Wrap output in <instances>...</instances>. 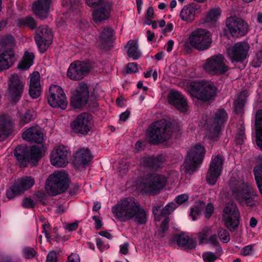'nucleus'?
<instances>
[{
    "mask_svg": "<svg viewBox=\"0 0 262 262\" xmlns=\"http://www.w3.org/2000/svg\"><path fill=\"white\" fill-rule=\"evenodd\" d=\"M114 216L121 222L133 220L138 225L146 223L145 210L134 198H126L112 208Z\"/></svg>",
    "mask_w": 262,
    "mask_h": 262,
    "instance_id": "1",
    "label": "nucleus"
},
{
    "mask_svg": "<svg viewBox=\"0 0 262 262\" xmlns=\"http://www.w3.org/2000/svg\"><path fill=\"white\" fill-rule=\"evenodd\" d=\"M172 135L171 123L165 120H160L149 125L146 136L150 144L157 145L167 141Z\"/></svg>",
    "mask_w": 262,
    "mask_h": 262,
    "instance_id": "2",
    "label": "nucleus"
},
{
    "mask_svg": "<svg viewBox=\"0 0 262 262\" xmlns=\"http://www.w3.org/2000/svg\"><path fill=\"white\" fill-rule=\"evenodd\" d=\"M191 97L203 103L212 101L216 96L217 89L212 82L205 80L193 81L188 88Z\"/></svg>",
    "mask_w": 262,
    "mask_h": 262,
    "instance_id": "3",
    "label": "nucleus"
},
{
    "mask_svg": "<svg viewBox=\"0 0 262 262\" xmlns=\"http://www.w3.org/2000/svg\"><path fill=\"white\" fill-rule=\"evenodd\" d=\"M233 193L236 195V200L239 203H244L247 206L254 207L256 206L258 197L257 191L248 182H242L232 188Z\"/></svg>",
    "mask_w": 262,
    "mask_h": 262,
    "instance_id": "4",
    "label": "nucleus"
},
{
    "mask_svg": "<svg viewBox=\"0 0 262 262\" xmlns=\"http://www.w3.org/2000/svg\"><path fill=\"white\" fill-rule=\"evenodd\" d=\"M205 152L204 146L200 143L190 149L184 164L186 173L192 174L197 171L203 161Z\"/></svg>",
    "mask_w": 262,
    "mask_h": 262,
    "instance_id": "5",
    "label": "nucleus"
},
{
    "mask_svg": "<svg viewBox=\"0 0 262 262\" xmlns=\"http://www.w3.org/2000/svg\"><path fill=\"white\" fill-rule=\"evenodd\" d=\"M69 180L64 171L54 172L47 180L49 193L52 196L64 192L69 187ZM48 189V188H47Z\"/></svg>",
    "mask_w": 262,
    "mask_h": 262,
    "instance_id": "6",
    "label": "nucleus"
},
{
    "mask_svg": "<svg viewBox=\"0 0 262 262\" xmlns=\"http://www.w3.org/2000/svg\"><path fill=\"white\" fill-rule=\"evenodd\" d=\"M223 55H214L206 59L203 69L206 73L211 76H221L225 74L229 70Z\"/></svg>",
    "mask_w": 262,
    "mask_h": 262,
    "instance_id": "7",
    "label": "nucleus"
},
{
    "mask_svg": "<svg viewBox=\"0 0 262 262\" xmlns=\"http://www.w3.org/2000/svg\"><path fill=\"white\" fill-rule=\"evenodd\" d=\"M226 28L224 29L226 35L233 37L245 35L249 30V26L243 19L237 17H230L226 21Z\"/></svg>",
    "mask_w": 262,
    "mask_h": 262,
    "instance_id": "8",
    "label": "nucleus"
},
{
    "mask_svg": "<svg viewBox=\"0 0 262 262\" xmlns=\"http://www.w3.org/2000/svg\"><path fill=\"white\" fill-rule=\"evenodd\" d=\"M249 49L247 42H236L226 48L227 56L232 63H242L248 57Z\"/></svg>",
    "mask_w": 262,
    "mask_h": 262,
    "instance_id": "9",
    "label": "nucleus"
},
{
    "mask_svg": "<svg viewBox=\"0 0 262 262\" xmlns=\"http://www.w3.org/2000/svg\"><path fill=\"white\" fill-rule=\"evenodd\" d=\"M190 45L199 51L209 48L212 43L210 33L206 29H199L193 31L189 37Z\"/></svg>",
    "mask_w": 262,
    "mask_h": 262,
    "instance_id": "10",
    "label": "nucleus"
},
{
    "mask_svg": "<svg viewBox=\"0 0 262 262\" xmlns=\"http://www.w3.org/2000/svg\"><path fill=\"white\" fill-rule=\"evenodd\" d=\"M223 220L228 229L231 232L237 228L239 224L240 214L234 202L226 204L224 209Z\"/></svg>",
    "mask_w": 262,
    "mask_h": 262,
    "instance_id": "11",
    "label": "nucleus"
},
{
    "mask_svg": "<svg viewBox=\"0 0 262 262\" xmlns=\"http://www.w3.org/2000/svg\"><path fill=\"white\" fill-rule=\"evenodd\" d=\"M91 70V67L89 62L76 60L70 64L67 75L71 80L79 81L86 76Z\"/></svg>",
    "mask_w": 262,
    "mask_h": 262,
    "instance_id": "12",
    "label": "nucleus"
},
{
    "mask_svg": "<svg viewBox=\"0 0 262 262\" xmlns=\"http://www.w3.org/2000/svg\"><path fill=\"white\" fill-rule=\"evenodd\" d=\"M48 102L51 107H59L63 110H65L68 105L66 94L61 88L56 85H52L50 86Z\"/></svg>",
    "mask_w": 262,
    "mask_h": 262,
    "instance_id": "13",
    "label": "nucleus"
},
{
    "mask_svg": "<svg viewBox=\"0 0 262 262\" xmlns=\"http://www.w3.org/2000/svg\"><path fill=\"white\" fill-rule=\"evenodd\" d=\"M90 97L88 85L84 83H80L72 93L70 105L75 109H81L86 106Z\"/></svg>",
    "mask_w": 262,
    "mask_h": 262,
    "instance_id": "14",
    "label": "nucleus"
},
{
    "mask_svg": "<svg viewBox=\"0 0 262 262\" xmlns=\"http://www.w3.org/2000/svg\"><path fill=\"white\" fill-rule=\"evenodd\" d=\"M34 40L39 52L45 53L53 40V34L51 29L47 26H40L35 31Z\"/></svg>",
    "mask_w": 262,
    "mask_h": 262,
    "instance_id": "15",
    "label": "nucleus"
},
{
    "mask_svg": "<svg viewBox=\"0 0 262 262\" xmlns=\"http://www.w3.org/2000/svg\"><path fill=\"white\" fill-rule=\"evenodd\" d=\"M92 116L90 113H81L71 122V127L77 134L87 135L92 128Z\"/></svg>",
    "mask_w": 262,
    "mask_h": 262,
    "instance_id": "16",
    "label": "nucleus"
},
{
    "mask_svg": "<svg viewBox=\"0 0 262 262\" xmlns=\"http://www.w3.org/2000/svg\"><path fill=\"white\" fill-rule=\"evenodd\" d=\"M34 183V179L30 176H24L20 178L17 183L7 190L6 193L7 198L9 200L14 199L31 188Z\"/></svg>",
    "mask_w": 262,
    "mask_h": 262,
    "instance_id": "17",
    "label": "nucleus"
},
{
    "mask_svg": "<svg viewBox=\"0 0 262 262\" xmlns=\"http://www.w3.org/2000/svg\"><path fill=\"white\" fill-rule=\"evenodd\" d=\"M25 89V83L17 75H13L8 83L9 96L13 103L18 102L21 99Z\"/></svg>",
    "mask_w": 262,
    "mask_h": 262,
    "instance_id": "18",
    "label": "nucleus"
},
{
    "mask_svg": "<svg viewBox=\"0 0 262 262\" xmlns=\"http://www.w3.org/2000/svg\"><path fill=\"white\" fill-rule=\"evenodd\" d=\"M224 160L220 155L211 160L206 176L207 183L210 186L215 184L222 171Z\"/></svg>",
    "mask_w": 262,
    "mask_h": 262,
    "instance_id": "19",
    "label": "nucleus"
},
{
    "mask_svg": "<svg viewBox=\"0 0 262 262\" xmlns=\"http://www.w3.org/2000/svg\"><path fill=\"white\" fill-rule=\"evenodd\" d=\"M168 103L183 114H187L188 108L187 99L178 91L171 90L168 94Z\"/></svg>",
    "mask_w": 262,
    "mask_h": 262,
    "instance_id": "20",
    "label": "nucleus"
},
{
    "mask_svg": "<svg viewBox=\"0 0 262 262\" xmlns=\"http://www.w3.org/2000/svg\"><path fill=\"white\" fill-rule=\"evenodd\" d=\"M166 182V178L163 174L157 173H149L147 175L145 187L149 191L156 192L163 189Z\"/></svg>",
    "mask_w": 262,
    "mask_h": 262,
    "instance_id": "21",
    "label": "nucleus"
},
{
    "mask_svg": "<svg viewBox=\"0 0 262 262\" xmlns=\"http://www.w3.org/2000/svg\"><path fill=\"white\" fill-rule=\"evenodd\" d=\"M52 0H35L32 5V11L35 17L45 20L49 16Z\"/></svg>",
    "mask_w": 262,
    "mask_h": 262,
    "instance_id": "22",
    "label": "nucleus"
},
{
    "mask_svg": "<svg viewBox=\"0 0 262 262\" xmlns=\"http://www.w3.org/2000/svg\"><path fill=\"white\" fill-rule=\"evenodd\" d=\"M68 150L65 146L59 145L52 152L50 162L53 166L57 167H64L68 163Z\"/></svg>",
    "mask_w": 262,
    "mask_h": 262,
    "instance_id": "23",
    "label": "nucleus"
},
{
    "mask_svg": "<svg viewBox=\"0 0 262 262\" xmlns=\"http://www.w3.org/2000/svg\"><path fill=\"white\" fill-rule=\"evenodd\" d=\"M172 240V242L177 243L182 249L187 252L194 249L196 246V239L185 235L183 232L174 234Z\"/></svg>",
    "mask_w": 262,
    "mask_h": 262,
    "instance_id": "24",
    "label": "nucleus"
},
{
    "mask_svg": "<svg viewBox=\"0 0 262 262\" xmlns=\"http://www.w3.org/2000/svg\"><path fill=\"white\" fill-rule=\"evenodd\" d=\"M165 161L164 157L160 154L157 156H145L141 159V164L144 167L158 170L163 167Z\"/></svg>",
    "mask_w": 262,
    "mask_h": 262,
    "instance_id": "25",
    "label": "nucleus"
},
{
    "mask_svg": "<svg viewBox=\"0 0 262 262\" xmlns=\"http://www.w3.org/2000/svg\"><path fill=\"white\" fill-rule=\"evenodd\" d=\"M98 8L93 12V17L96 23L107 20L110 16L112 5L108 2L102 3Z\"/></svg>",
    "mask_w": 262,
    "mask_h": 262,
    "instance_id": "26",
    "label": "nucleus"
},
{
    "mask_svg": "<svg viewBox=\"0 0 262 262\" xmlns=\"http://www.w3.org/2000/svg\"><path fill=\"white\" fill-rule=\"evenodd\" d=\"M200 11V6L196 3H191L185 6L181 10L180 16L184 21L191 22L195 18L196 14Z\"/></svg>",
    "mask_w": 262,
    "mask_h": 262,
    "instance_id": "27",
    "label": "nucleus"
},
{
    "mask_svg": "<svg viewBox=\"0 0 262 262\" xmlns=\"http://www.w3.org/2000/svg\"><path fill=\"white\" fill-rule=\"evenodd\" d=\"M227 118V114L224 109L218 110L210 124V129L213 130L217 134H219Z\"/></svg>",
    "mask_w": 262,
    "mask_h": 262,
    "instance_id": "28",
    "label": "nucleus"
},
{
    "mask_svg": "<svg viewBox=\"0 0 262 262\" xmlns=\"http://www.w3.org/2000/svg\"><path fill=\"white\" fill-rule=\"evenodd\" d=\"M93 159L89 148H80L75 153L74 162L75 164L84 167L88 165Z\"/></svg>",
    "mask_w": 262,
    "mask_h": 262,
    "instance_id": "29",
    "label": "nucleus"
},
{
    "mask_svg": "<svg viewBox=\"0 0 262 262\" xmlns=\"http://www.w3.org/2000/svg\"><path fill=\"white\" fill-rule=\"evenodd\" d=\"M26 141L41 143L43 140V134L37 127L32 126L26 129L22 135Z\"/></svg>",
    "mask_w": 262,
    "mask_h": 262,
    "instance_id": "30",
    "label": "nucleus"
},
{
    "mask_svg": "<svg viewBox=\"0 0 262 262\" xmlns=\"http://www.w3.org/2000/svg\"><path fill=\"white\" fill-rule=\"evenodd\" d=\"M29 147L25 145H18L14 150V155L17 159L20 167H26L28 165Z\"/></svg>",
    "mask_w": 262,
    "mask_h": 262,
    "instance_id": "31",
    "label": "nucleus"
},
{
    "mask_svg": "<svg viewBox=\"0 0 262 262\" xmlns=\"http://www.w3.org/2000/svg\"><path fill=\"white\" fill-rule=\"evenodd\" d=\"M255 141L258 148L262 150V109H258L255 114Z\"/></svg>",
    "mask_w": 262,
    "mask_h": 262,
    "instance_id": "32",
    "label": "nucleus"
},
{
    "mask_svg": "<svg viewBox=\"0 0 262 262\" xmlns=\"http://www.w3.org/2000/svg\"><path fill=\"white\" fill-rule=\"evenodd\" d=\"M13 130V122L5 116H0V139L10 137Z\"/></svg>",
    "mask_w": 262,
    "mask_h": 262,
    "instance_id": "33",
    "label": "nucleus"
},
{
    "mask_svg": "<svg viewBox=\"0 0 262 262\" xmlns=\"http://www.w3.org/2000/svg\"><path fill=\"white\" fill-rule=\"evenodd\" d=\"M15 61L14 52L11 50L3 51L0 54V71L10 68Z\"/></svg>",
    "mask_w": 262,
    "mask_h": 262,
    "instance_id": "34",
    "label": "nucleus"
},
{
    "mask_svg": "<svg viewBox=\"0 0 262 262\" xmlns=\"http://www.w3.org/2000/svg\"><path fill=\"white\" fill-rule=\"evenodd\" d=\"M34 55L32 52L26 51L22 59L17 65V69L19 70H27L34 63Z\"/></svg>",
    "mask_w": 262,
    "mask_h": 262,
    "instance_id": "35",
    "label": "nucleus"
},
{
    "mask_svg": "<svg viewBox=\"0 0 262 262\" xmlns=\"http://www.w3.org/2000/svg\"><path fill=\"white\" fill-rule=\"evenodd\" d=\"M28 155L29 164L36 165L42 156L41 148L36 145L32 146L29 148Z\"/></svg>",
    "mask_w": 262,
    "mask_h": 262,
    "instance_id": "36",
    "label": "nucleus"
},
{
    "mask_svg": "<svg viewBox=\"0 0 262 262\" xmlns=\"http://www.w3.org/2000/svg\"><path fill=\"white\" fill-rule=\"evenodd\" d=\"M1 44L4 51L11 50L14 52L13 48L15 46V40L13 36L11 34L3 35L0 40Z\"/></svg>",
    "mask_w": 262,
    "mask_h": 262,
    "instance_id": "37",
    "label": "nucleus"
},
{
    "mask_svg": "<svg viewBox=\"0 0 262 262\" xmlns=\"http://www.w3.org/2000/svg\"><path fill=\"white\" fill-rule=\"evenodd\" d=\"M114 30L111 27H105L102 29L99 36V40L102 45H106L111 42L113 39Z\"/></svg>",
    "mask_w": 262,
    "mask_h": 262,
    "instance_id": "38",
    "label": "nucleus"
},
{
    "mask_svg": "<svg viewBox=\"0 0 262 262\" xmlns=\"http://www.w3.org/2000/svg\"><path fill=\"white\" fill-rule=\"evenodd\" d=\"M17 25L20 27H28L33 30L37 27V22L32 16H27L18 19Z\"/></svg>",
    "mask_w": 262,
    "mask_h": 262,
    "instance_id": "39",
    "label": "nucleus"
},
{
    "mask_svg": "<svg viewBox=\"0 0 262 262\" xmlns=\"http://www.w3.org/2000/svg\"><path fill=\"white\" fill-rule=\"evenodd\" d=\"M247 92L246 91H242L237 96L235 102V109L236 112L238 114H241L244 111L247 97Z\"/></svg>",
    "mask_w": 262,
    "mask_h": 262,
    "instance_id": "40",
    "label": "nucleus"
},
{
    "mask_svg": "<svg viewBox=\"0 0 262 262\" xmlns=\"http://www.w3.org/2000/svg\"><path fill=\"white\" fill-rule=\"evenodd\" d=\"M221 11L220 8H212L207 13L205 16V21L206 23L215 22L218 17L221 15Z\"/></svg>",
    "mask_w": 262,
    "mask_h": 262,
    "instance_id": "41",
    "label": "nucleus"
},
{
    "mask_svg": "<svg viewBox=\"0 0 262 262\" xmlns=\"http://www.w3.org/2000/svg\"><path fill=\"white\" fill-rule=\"evenodd\" d=\"M127 54L129 57H132L134 60H138L140 58L141 53L138 49V46L136 42H132L129 44Z\"/></svg>",
    "mask_w": 262,
    "mask_h": 262,
    "instance_id": "42",
    "label": "nucleus"
},
{
    "mask_svg": "<svg viewBox=\"0 0 262 262\" xmlns=\"http://www.w3.org/2000/svg\"><path fill=\"white\" fill-rule=\"evenodd\" d=\"M253 172L259 191L262 195V166H255Z\"/></svg>",
    "mask_w": 262,
    "mask_h": 262,
    "instance_id": "43",
    "label": "nucleus"
},
{
    "mask_svg": "<svg viewBox=\"0 0 262 262\" xmlns=\"http://www.w3.org/2000/svg\"><path fill=\"white\" fill-rule=\"evenodd\" d=\"M36 117V114L35 111L30 110L27 111L20 118L19 122L20 125H25L31 121L33 120Z\"/></svg>",
    "mask_w": 262,
    "mask_h": 262,
    "instance_id": "44",
    "label": "nucleus"
},
{
    "mask_svg": "<svg viewBox=\"0 0 262 262\" xmlns=\"http://www.w3.org/2000/svg\"><path fill=\"white\" fill-rule=\"evenodd\" d=\"M205 204L200 203L196 204L190 208L189 216L192 217V221H195L197 216H199L204 209Z\"/></svg>",
    "mask_w": 262,
    "mask_h": 262,
    "instance_id": "45",
    "label": "nucleus"
},
{
    "mask_svg": "<svg viewBox=\"0 0 262 262\" xmlns=\"http://www.w3.org/2000/svg\"><path fill=\"white\" fill-rule=\"evenodd\" d=\"M37 253L34 248L31 247H25L22 250L23 257L27 259H32L35 257Z\"/></svg>",
    "mask_w": 262,
    "mask_h": 262,
    "instance_id": "46",
    "label": "nucleus"
},
{
    "mask_svg": "<svg viewBox=\"0 0 262 262\" xmlns=\"http://www.w3.org/2000/svg\"><path fill=\"white\" fill-rule=\"evenodd\" d=\"M40 75L38 72H34L31 75L29 87H41L40 83Z\"/></svg>",
    "mask_w": 262,
    "mask_h": 262,
    "instance_id": "47",
    "label": "nucleus"
},
{
    "mask_svg": "<svg viewBox=\"0 0 262 262\" xmlns=\"http://www.w3.org/2000/svg\"><path fill=\"white\" fill-rule=\"evenodd\" d=\"M80 0H63L62 5L69 10L76 9Z\"/></svg>",
    "mask_w": 262,
    "mask_h": 262,
    "instance_id": "48",
    "label": "nucleus"
},
{
    "mask_svg": "<svg viewBox=\"0 0 262 262\" xmlns=\"http://www.w3.org/2000/svg\"><path fill=\"white\" fill-rule=\"evenodd\" d=\"M246 139L245 134V127L241 126L238 129L236 135V143L238 145H242L244 144V140Z\"/></svg>",
    "mask_w": 262,
    "mask_h": 262,
    "instance_id": "49",
    "label": "nucleus"
},
{
    "mask_svg": "<svg viewBox=\"0 0 262 262\" xmlns=\"http://www.w3.org/2000/svg\"><path fill=\"white\" fill-rule=\"evenodd\" d=\"M217 234L220 240L224 243H228L230 239L229 233L226 229H219Z\"/></svg>",
    "mask_w": 262,
    "mask_h": 262,
    "instance_id": "50",
    "label": "nucleus"
},
{
    "mask_svg": "<svg viewBox=\"0 0 262 262\" xmlns=\"http://www.w3.org/2000/svg\"><path fill=\"white\" fill-rule=\"evenodd\" d=\"M202 258L205 262H214L217 259L216 256L212 252H205L202 254Z\"/></svg>",
    "mask_w": 262,
    "mask_h": 262,
    "instance_id": "51",
    "label": "nucleus"
},
{
    "mask_svg": "<svg viewBox=\"0 0 262 262\" xmlns=\"http://www.w3.org/2000/svg\"><path fill=\"white\" fill-rule=\"evenodd\" d=\"M29 93L32 98L36 99L38 98L41 94V87H29Z\"/></svg>",
    "mask_w": 262,
    "mask_h": 262,
    "instance_id": "52",
    "label": "nucleus"
},
{
    "mask_svg": "<svg viewBox=\"0 0 262 262\" xmlns=\"http://www.w3.org/2000/svg\"><path fill=\"white\" fill-rule=\"evenodd\" d=\"M35 205L34 200L30 198H25L22 202V206L25 208H33Z\"/></svg>",
    "mask_w": 262,
    "mask_h": 262,
    "instance_id": "53",
    "label": "nucleus"
},
{
    "mask_svg": "<svg viewBox=\"0 0 262 262\" xmlns=\"http://www.w3.org/2000/svg\"><path fill=\"white\" fill-rule=\"evenodd\" d=\"M214 209V208L213 204L211 203H208L206 206L204 211L205 217L206 219H209L213 214Z\"/></svg>",
    "mask_w": 262,
    "mask_h": 262,
    "instance_id": "54",
    "label": "nucleus"
},
{
    "mask_svg": "<svg viewBox=\"0 0 262 262\" xmlns=\"http://www.w3.org/2000/svg\"><path fill=\"white\" fill-rule=\"evenodd\" d=\"M137 64L134 62L128 63L126 66V71L127 74L136 73L138 71Z\"/></svg>",
    "mask_w": 262,
    "mask_h": 262,
    "instance_id": "55",
    "label": "nucleus"
},
{
    "mask_svg": "<svg viewBox=\"0 0 262 262\" xmlns=\"http://www.w3.org/2000/svg\"><path fill=\"white\" fill-rule=\"evenodd\" d=\"M254 61L255 67H259L261 65L262 63V48L256 53Z\"/></svg>",
    "mask_w": 262,
    "mask_h": 262,
    "instance_id": "56",
    "label": "nucleus"
},
{
    "mask_svg": "<svg viewBox=\"0 0 262 262\" xmlns=\"http://www.w3.org/2000/svg\"><path fill=\"white\" fill-rule=\"evenodd\" d=\"M46 262H58L57 254L55 251L49 252L46 257Z\"/></svg>",
    "mask_w": 262,
    "mask_h": 262,
    "instance_id": "57",
    "label": "nucleus"
},
{
    "mask_svg": "<svg viewBox=\"0 0 262 262\" xmlns=\"http://www.w3.org/2000/svg\"><path fill=\"white\" fill-rule=\"evenodd\" d=\"M188 199V196L187 194H182L180 195H179L175 198V201L176 202L179 204H182L184 203H185L186 201H187Z\"/></svg>",
    "mask_w": 262,
    "mask_h": 262,
    "instance_id": "58",
    "label": "nucleus"
},
{
    "mask_svg": "<svg viewBox=\"0 0 262 262\" xmlns=\"http://www.w3.org/2000/svg\"><path fill=\"white\" fill-rule=\"evenodd\" d=\"M96 245L97 248L99 250L102 252L106 248V244L104 243V240L101 238H97L96 239Z\"/></svg>",
    "mask_w": 262,
    "mask_h": 262,
    "instance_id": "59",
    "label": "nucleus"
},
{
    "mask_svg": "<svg viewBox=\"0 0 262 262\" xmlns=\"http://www.w3.org/2000/svg\"><path fill=\"white\" fill-rule=\"evenodd\" d=\"M86 4L91 7H96L103 3V0H85Z\"/></svg>",
    "mask_w": 262,
    "mask_h": 262,
    "instance_id": "60",
    "label": "nucleus"
},
{
    "mask_svg": "<svg viewBox=\"0 0 262 262\" xmlns=\"http://www.w3.org/2000/svg\"><path fill=\"white\" fill-rule=\"evenodd\" d=\"M92 219L95 221V229L99 230L103 226L102 220L96 215L93 216Z\"/></svg>",
    "mask_w": 262,
    "mask_h": 262,
    "instance_id": "61",
    "label": "nucleus"
},
{
    "mask_svg": "<svg viewBox=\"0 0 262 262\" xmlns=\"http://www.w3.org/2000/svg\"><path fill=\"white\" fill-rule=\"evenodd\" d=\"M78 227V222H75L72 223L68 224L66 226V229L69 231H73L76 230Z\"/></svg>",
    "mask_w": 262,
    "mask_h": 262,
    "instance_id": "62",
    "label": "nucleus"
},
{
    "mask_svg": "<svg viewBox=\"0 0 262 262\" xmlns=\"http://www.w3.org/2000/svg\"><path fill=\"white\" fill-rule=\"evenodd\" d=\"M253 247L251 245L245 246L242 250V253L244 256L250 255L252 254Z\"/></svg>",
    "mask_w": 262,
    "mask_h": 262,
    "instance_id": "63",
    "label": "nucleus"
},
{
    "mask_svg": "<svg viewBox=\"0 0 262 262\" xmlns=\"http://www.w3.org/2000/svg\"><path fill=\"white\" fill-rule=\"evenodd\" d=\"M169 221L168 219H165L162 222L160 226V230L163 232H165L168 229Z\"/></svg>",
    "mask_w": 262,
    "mask_h": 262,
    "instance_id": "64",
    "label": "nucleus"
}]
</instances>
